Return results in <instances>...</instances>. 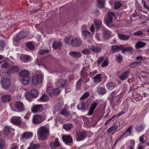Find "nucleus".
Returning a JSON list of instances; mask_svg holds the SVG:
<instances>
[{
    "label": "nucleus",
    "instance_id": "603ef678",
    "mask_svg": "<svg viewBox=\"0 0 149 149\" xmlns=\"http://www.w3.org/2000/svg\"><path fill=\"white\" fill-rule=\"evenodd\" d=\"M140 63H139L137 61H135L130 64L129 65V66L130 68H133L138 66L140 65Z\"/></svg>",
    "mask_w": 149,
    "mask_h": 149
},
{
    "label": "nucleus",
    "instance_id": "412c9836",
    "mask_svg": "<svg viewBox=\"0 0 149 149\" xmlns=\"http://www.w3.org/2000/svg\"><path fill=\"white\" fill-rule=\"evenodd\" d=\"M33 136V134L32 132H26L23 133L22 137L23 139H28L31 138Z\"/></svg>",
    "mask_w": 149,
    "mask_h": 149
},
{
    "label": "nucleus",
    "instance_id": "4468645a",
    "mask_svg": "<svg viewBox=\"0 0 149 149\" xmlns=\"http://www.w3.org/2000/svg\"><path fill=\"white\" fill-rule=\"evenodd\" d=\"M42 122V119L41 116L39 115H36L33 116L32 122L35 125L39 124Z\"/></svg>",
    "mask_w": 149,
    "mask_h": 149
},
{
    "label": "nucleus",
    "instance_id": "20e7f679",
    "mask_svg": "<svg viewBox=\"0 0 149 149\" xmlns=\"http://www.w3.org/2000/svg\"><path fill=\"white\" fill-rule=\"evenodd\" d=\"M51 149H63L61 146V144L58 138H56L54 141L51 142L50 143Z\"/></svg>",
    "mask_w": 149,
    "mask_h": 149
},
{
    "label": "nucleus",
    "instance_id": "3c124183",
    "mask_svg": "<svg viewBox=\"0 0 149 149\" xmlns=\"http://www.w3.org/2000/svg\"><path fill=\"white\" fill-rule=\"evenodd\" d=\"M97 6L100 8H102L104 7V2L103 1H98L97 2Z\"/></svg>",
    "mask_w": 149,
    "mask_h": 149
},
{
    "label": "nucleus",
    "instance_id": "393cba45",
    "mask_svg": "<svg viewBox=\"0 0 149 149\" xmlns=\"http://www.w3.org/2000/svg\"><path fill=\"white\" fill-rule=\"evenodd\" d=\"M18 67L15 65H11L9 67L8 72L10 73H13L15 72H17L19 71Z\"/></svg>",
    "mask_w": 149,
    "mask_h": 149
},
{
    "label": "nucleus",
    "instance_id": "6ab92c4d",
    "mask_svg": "<svg viewBox=\"0 0 149 149\" xmlns=\"http://www.w3.org/2000/svg\"><path fill=\"white\" fill-rule=\"evenodd\" d=\"M123 45H113L111 47V49L112 50V52L113 53L118 52L122 48H123Z\"/></svg>",
    "mask_w": 149,
    "mask_h": 149
},
{
    "label": "nucleus",
    "instance_id": "ea45409f",
    "mask_svg": "<svg viewBox=\"0 0 149 149\" xmlns=\"http://www.w3.org/2000/svg\"><path fill=\"white\" fill-rule=\"evenodd\" d=\"M25 97L26 99L29 101H31L33 98L31 92L26 93L25 94Z\"/></svg>",
    "mask_w": 149,
    "mask_h": 149
},
{
    "label": "nucleus",
    "instance_id": "cd10ccee",
    "mask_svg": "<svg viewBox=\"0 0 149 149\" xmlns=\"http://www.w3.org/2000/svg\"><path fill=\"white\" fill-rule=\"evenodd\" d=\"M119 38L121 40L123 41H127L130 38V36L129 35H125L123 34H118Z\"/></svg>",
    "mask_w": 149,
    "mask_h": 149
},
{
    "label": "nucleus",
    "instance_id": "6e6d98bb",
    "mask_svg": "<svg viewBox=\"0 0 149 149\" xmlns=\"http://www.w3.org/2000/svg\"><path fill=\"white\" fill-rule=\"evenodd\" d=\"M60 113L63 115L65 116H68L70 115V113L69 111H66L64 109L61 110L60 111Z\"/></svg>",
    "mask_w": 149,
    "mask_h": 149
},
{
    "label": "nucleus",
    "instance_id": "9b49d317",
    "mask_svg": "<svg viewBox=\"0 0 149 149\" xmlns=\"http://www.w3.org/2000/svg\"><path fill=\"white\" fill-rule=\"evenodd\" d=\"M15 108L19 112H22L25 110V108L23 103L20 101H17L15 104Z\"/></svg>",
    "mask_w": 149,
    "mask_h": 149
},
{
    "label": "nucleus",
    "instance_id": "b1692460",
    "mask_svg": "<svg viewBox=\"0 0 149 149\" xmlns=\"http://www.w3.org/2000/svg\"><path fill=\"white\" fill-rule=\"evenodd\" d=\"M49 97L47 95L44 94L38 99V102H45L49 100Z\"/></svg>",
    "mask_w": 149,
    "mask_h": 149
},
{
    "label": "nucleus",
    "instance_id": "f704fd0d",
    "mask_svg": "<svg viewBox=\"0 0 149 149\" xmlns=\"http://www.w3.org/2000/svg\"><path fill=\"white\" fill-rule=\"evenodd\" d=\"M115 87V84L114 83L109 82L106 84V87L109 91H111Z\"/></svg>",
    "mask_w": 149,
    "mask_h": 149
},
{
    "label": "nucleus",
    "instance_id": "79ce46f5",
    "mask_svg": "<svg viewBox=\"0 0 149 149\" xmlns=\"http://www.w3.org/2000/svg\"><path fill=\"white\" fill-rule=\"evenodd\" d=\"M110 35L109 31L108 30L104 31L103 32V37L105 39H108L110 37Z\"/></svg>",
    "mask_w": 149,
    "mask_h": 149
},
{
    "label": "nucleus",
    "instance_id": "864d4df0",
    "mask_svg": "<svg viewBox=\"0 0 149 149\" xmlns=\"http://www.w3.org/2000/svg\"><path fill=\"white\" fill-rule=\"evenodd\" d=\"M109 63V61H108V58L106 59L102 63L101 66L102 68H104L108 66Z\"/></svg>",
    "mask_w": 149,
    "mask_h": 149
},
{
    "label": "nucleus",
    "instance_id": "13d9d810",
    "mask_svg": "<svg viewBox=\"0 0 149 149\" xmlns=\"http://www.w3.org/2000/svg\"><path fill=\"white\" fill-rule=\"evenodd\" d=\"M26 46L28 48L31 50H33L34 49V46L31 43H27L26 44Z\"/></svg>",
    "mask_w": 149,
    "mask_h": 149
},
{
    "label": "nucleus",
    "instance_id": "de8ad7c7",
    "mask_svg": "<svg viewBox=\"0 0 149 149\" xmlns=\"http://www.w3.org/2000/svg\"><path fill=\"white\" fill-rule=\"evenodd\" d=\"M72 124H65L63 126V128L66 130H70L72 127Z\"/></svg>",
    "mask_w": 149,
    "mask_h": 149
},
{
    "label": "nucleus",
    "instance_id": "4be33fe9",
    "mask_svg": "<svg viewBox=\"0 0 149 149\" xmlns=\"http://www.w3.org/2000/svg\"><path fill=\"white\" fill-rule=\"evenodd\" d=\"M101 74H98L93 77V78L94 79V81L95 83H100L102 81V79L101 77Z\"/></svg>",
    "mask_w": 149,
    "mask_h": 149
},
{
    "label": "nucleus",
    "instance_id": "f3484780",
    "mask_svg": "<svg viewBox=\"0 0 149 149\" xmlns=\"http://www.w3.org/2000/svg\"><path fill=\"white\" fill-rule=\"evenodd\" d=\"M96 101L97 102H95L91 104L87 114L88 116L91 115L93 114L95 109L97 107L98 103V102L97 101Z\"/></svg>",
    "mask_w": 149,
    "mask_h": 149
},
{
    "label": "nucleus",
    "instance_id": "dca6fc26",
    "mask_svg": "<svg viewBox=\"0 0 149 149\" xmlns=\"http://www.w3.org/2000/svg\"><path fill=\"white\" fill-rule=\"evenodd\" d=\"M130 73V71L129 70L122 72L119 76L120 79L122 81L125 80L128 78Z\"/></svg>",
    "mask_w": 149,
    "mask_h": 149
},
{
    "label": "nucleus",
    "instance_id": "f8f14e48",
    "mask_svg": "<svg viewBox=\"0 0 149 149\" xmlns=\"http://www.w3.org/2000/svg\"><path fill=\"white\" fill-rule=\"evenodd\" d=\"M81 43L82 41L79 38H73L71 40V45L74 47H77L80 46Z\"/></svg>",
    "mask_w": 149,
    "mask_h": 149
},
{
    "label": "nucleus",
    "instance_id": "0e129e2a",
    "mask_svg": "<svg viewBox=\"0 0 149 149\" xmlns=\"http://www.w3.org/2000/svg\"><path fill=\"white\" fill-rule=\"evenodd\" d=\"M5 144V142L4 140H1L0 142V149H3V147Z\"/></svg>",
    "mask_w": 149,
    "mask_h": 149
},
{
    "label": "nucleus",
    "instance_id": "72a5a7b5",
    "mask_svg": "<svg viewBox=\"0 0 149 149\" xmlns=\"http://www.w3.org/2000/svg\"><path fill=\"white\" fill-rule=\"evenodd\" d=\"M81 80L84 83H86L88 82L90 80V78L88 77V75H85L81 74Z\"/></svg>",
    "mask_w": 149,
    "mask_h": 149
},
{
    "label": "nucleus",
    "instance_id": "c756f323",
    "mask_svg": "<svg viewBox=\"0 0 149 149\" xmlns=\"http://www.w3.org/2000/svg\"><path fill=\"white\" fill-rule=\"evenodd\" d=\"M81 34L83 38H84L85 39H86L87 37H91L92 35V34L91 33L88 31L86 30H84L82 31L81 32Z\"/></svg>",
    "mask_w": 149,
    "mask_h": 149
},
{
    "label": "nucleus",
    "instance_id": "bb28decb",
    "mask_svg": "<svg viewBox=\"0 0 149 149\" xmlns=\"http://www.w3.org/2000/svg\"><path fill=\"white\" fill-rule=\"evenodd\" d=\"M123 48H122L121 52L123 54H125L126 52H128L132 53V52L133 49L132 47L130 46L127 47H125V46L123 45Z\"/></svg>",
    "mask_w": 149,
    "mask_h": 149
},
{
    "label": "nucleus",
    "instance_id": "052dcab7",
    "mask_svg": "<svg viewBox=\"0 0 149 149\" xmlns=\"http://www.w3.org/2000/svg\"><path fill=\"white\" fill-rule=\"evenodd\" d=\"M139 141L141 143H145L146 141V140L144 139V135H143L141 136L139 138Z\"/></svg>",
    "mask_w": 149,
    "mask_h": 149
},
{
    "label": "nucleus",
    "instance_id": "f257e3e1",
    "mask_svg": "<svg viewBox=\"0 0 149 149\" xmlns=\"http://www.w3.org/2000/svg\"><path fill=\"white\" fill-rule=\"evenodd\" d=\"M49 133V129L44 126L40 127L38 129L37 135L39 140L43 141L47 137Z\"/></svg>",
    "mask_w": 149,
    "mask_h": 149
},
{
    "label": "nucleus",
    "instance_id": "09e8293b",
    "mask_svg": "<svg viewBox=\"0 0 149 149\" xmlns=\"http://www.w3.org/2000/svg\"><path fill=\"white\" fill-rule=\"evenodd\" d=\"M88 68L86 67H84L83 68L82 70L80 72V74L88 75V74L87 72Z\"/></svg>",
    "mask_w": 149,
    "mask_h": 149
},
{
    "label": "nucleus",
    "instance_id": "69168bd1",
    "mask_svg": "<svg viewBox=\"0 0 149 149\" xmlns=\"http://www.w3.org/2000/svg\"><path fill=\"white\" fill-rule=\"evenodd\" d=\"M81 81H81V79H80L77 82L76 89L78 90L80 89V87L81 84Z\"/></svg>",
    "mask_w": 149,
    "mask_h": 149
},
{
    "label": "nucleus",
    "instance_id": "6e6552de",
    "mask_svg": "<svg viewBox=\"0 0 149 149\" xmlns=\"http://www.w3.org/2000/svg\"><path fill=\"white\" fill-rule=\"evenodd\" d=\"M117 93V92L115 90L110 93V96L108 98L110 102H115V98H117V99L116 100V102H118L120 99V95H118L116 97H115V96L116 95Z\"/></svg>",
    "mask_w": 149,
    "mask_h": 149
},
{
    "label": "nucleus",
    "instance_id": "7ed1b4c3",
    "mask_svg": "<svg viewBox=\"0 0 149 149\" xmlns=\"http://www.w3.org/2000/svg\"><path fill=\"white\" fill-rule=\"evenodd\" d=\"M114 15L115 13L113 12H110L107 14V16L105 19L104 21L105 24L108 26L112 25Z\"/></svg>",
    "mask_w": 149,
    "mask_h": 149
},
{
    "label": "nucleus",
    "instance_id": "5fc2aeb1",
    "mask_svg": "<svg viewBox=\"0 0 149 149\" xmlns=\"http://www.w3.org/2000/svg\"><path fill=\"white\" fill-rule=\"evenodd\" d=\"M40 147V144H35L31 147H29L27 149H38Z\"/></svg>",
    "mask_w": 149,
    "mask_h": 149
},
{
    "label": "nucleus",
    "instance_id": "4c0bfd02",
    "mask_svg": "<svg viewBox=\"0 0 149 149\" xmlns=\"http://www.w3.org/2000/svg\"><path fill=\"white\" fill-rule=\"evenodd\" d=\"M29 72L26 70H24L20 72L19 75L22 77H27L29 74Z\"/></svg>",
    "mask_w": 149,
    "mask_h": 149
},
{
    "label": "nucleus",
    "instance_id": "0eeeda50",
    "mask_svg": "<svg viewBox=\"0 0 149 149\" xmlns=\"http://www.w3.org/2000/svg\"><path fill=\"white\" fill-rule=\"evenodd\" d=\"M46 91L50 96L53 95L57 96L61 92V91L58 88L53 89L51 87L47 88L46 89Z\"/></svg>",
    "mask_w": 149,
    "mask_h": 149
},
{
    "label": "nucleus",
    "instance_id": "e433bc0d",
    "mask_svg": "<svg viewBox=\"0 0 149 149\" xmlns=\"http://www.w3.org/2000/svg\"><path fill=\"white\" fill-rule=\"evenodd\" d=\"M62 45L61 43L57 41H54L52 45V47L54 49H57L61 47Z\"/></svg>",
    "mask_w": 149,
    "mask_h": 149
},
{
    "label": "nucleus",
    "instance_id": "a211bd4d",
    "mask_svg": "<svg viewBox=\"0 0 149 149\" xmlns=\"http://www.w3.org/2000/svg\"><path fill=\"white\" fill-rule=\"evenodd\" d=\"M146 125L143 123L137 124L135 127V128L137 132H140L143 131Z\"/></svg>",
    "mask_w": 149,
    "mask_h": 149
},
{
    "label": "nucleus",
    "instance_id": "39448f33",
    "mask_svg": "<svg viewBox=\"0 0 149 149\" xmlns=\"http://www.w3.org/2000/svg\"><path fill=\"white\" fill-rule=\"evenodd\" d=\"M42 81V76L40 75L36 74L32 77L31 84L33 86L37 85Z\"/></svg>",
    "mask_w": 149,
    "mask_h": 149
},
{
    "label": "nucleus",
    "instance_id": "c03bdc74",
    "mask_svg": "<svg viewBox=\"0 0 149 149\" xmlns=\"http://www.w3.org/2000/svg\"><path fill=\"white\" fill-rule=\"evenodd\" d=\"M31 92L32 93V94L33 98L37 97L39 95V92L38 91L35 89H33L31 90Z\"/></svg>",
    "mask_w": 149,
    "mask_h": 149
},
{
    "label": "nucleus",
    "instance_id": "423d86ee",
    "mask_svg": "<svg viewBox=\"0 0 149 149\" xmlns=\"http://www.w3.org/2000/svg\"><path fill=\"white\" fill-rule=\"evenodd\" d=\"M44 110L43 105L42 104L33 105L31 109L32 113H38Z\"/></svg>",
    "mask_w": 149,
    "mask_h": 149
},
{
    "label": "nucleus",
    "instance_id": "ddd939ff",
    "mask_svg": "<svg viewBox=\"0 0 149 149\" xmlns=\"http://www.w3.org/2000/svg\"><path fill=\"white\" fill-rule=\"evenodd\" d=\"M66 82L67 81L65 79H60L57 80L55 84L58 88H64Z\"/></svg>",
    "mask_w": 149,
    "mask_h": 149
},
{
    "label": "nucleus",
    "instance_id": "2f4dec72",
    "mask_svg": "<svg viewBox=\"0 0 149 149\" xmlns=\"http://www.w3.org/2000/svg\"><path fill=\"white\" fill-rule=\"evenodd\" d=\"M69 54L71 56L75 58H79L81 56V53L75 51L70 52H69Z\"/></svg>",
    "mask_w": 149,
    "mask_h": 149
},
{
    "label": "nucleus",
    "instance_id": "4d7b16f0",
    "mask_svg": "<svg viewBox=\"0 0 149 149\" xmlns=\"http://www.w3.org/2000/svg\"><path fill=\"white\" fill-rule=\"evenodd\" d=\"M89 96V93L88 92H86L85 93L80 97L81 100H83L88 97Z\"/></svg>",
    "mask_w": 149,
    "mask_h": 149
},
{
    "label": "nucleus",
    "instance_id": "338daca9",
    "mask_svg": "<svg viewBox=\"0 0 149 149\" xmlns=\"http://www.w3.org/2000/svg\"><path fill=\"white\" fill-rule=\"evenodd\" d=\"M86 109L85 102L83 101L81 103V110L84 111Z\"/></svg>",
    "mask_w": 149,
    "mask_h": 149
},
{
    "label": "nucleus",
    "instance_id": "2eb2a0df",
    "mask_svg": "<svg viewBox=\"0 0 149 149\" xmlns=\"http://www.w3.org/2000/svg\"><path fill=\"white\" fill-rule=\"evenodd\" d=\"M62 138L63 142L66 145L71 143L73 142L72 139L69 135L64 136Z\"/></svg>",
    "mask_w": 149,
    "mask_h": 149
},
{
    "label": "nucleus",
    "instance_id": "9d476101",
    "mask_svg": "<svg viewBox=\"0 0 149 149\" xmlns=\"http://www.w3.org/2000/svg\"><path fill=\"white\" fill-rule=\"evenodd\" d=\"M1 84L3 88L5 89L8 88L10 85V79L7 77H5L1 79Z\"/></svg>",
    "mask_w": 149,
    "mask_h": 149
},
{
    "label": "nucleus",
    "instance_id": "774afa93",
    "mask_svg": "<svg viewBox=\"0 0 149 149\" xmlns=\"http://www.w3.org/2000/svg\"><path fill=\"white\" fill-rule=\"evenodd\" d=\"M49 52V51L48 50H42L39 51V54L42 55L44 54H45Z\"/></svg>",
    "mask_w": 149,
    "mask_h": 149
},
{
    "label": "nucleus",
    "instance_id": "bf43d9fd",
    "mask_svg": "<svg viewBox=\"0 0 149 149\" xmlns=\"http://www.w3.org/2000/svg\"><path fill=\"white\" fill-rule=\"evenodd\" d=\"M104 59V57L100 56L98 58L97 61V62L98 65H99L102 62Z\"/></svg>",
    "mask_w": 149,
    "mask_h": 149
},
{
    "label": "nucleus",
    "instance_id": "aec40b11",
    "mask_svg": "<svg viewBox=\"0 0 149 149\" xmlns=\"http://www.w3.org/2000/svg\"><path fill=\"white\" fill-rule=\"evenodd\" d=\"M11 123L16 125H19L21 124L20 119L17 117H13L11 118Z\"/></svg>",
    "mask_w": 149,
    "mask_h": 149
},
{
    "label": "nucleus",
    "instance_id": "1a4fd4ad",
    "mask_svg": "<svg viewBox=\"0 0 149 149\" xmlns=\"http://www.w3.org/2000/svg\"><path fill=\"white\" fill-rule=\"evenodd\" d=\"M88 132L86 131H84L77 133L76 139L77 141H81L84 140L86 137V135Z\"/></svg>",
    "mask_w": 149,
    "mask_h": 149
},
{
    "label": "nucleus",
    "instance_id": "5701e85b",
    "mask_svg": "<svg viewBox=\"0 0 149 149\" xmlns=\"http://www.w3.org/2000/svg\"><path fill=\"white\" fill-rule=\"evenodd\" d=\"M11 99V95L10 94L5 95L1 97V100L3 102L5 103L9 102Z\"/></svg>",
    "mask_w": 149,
    "mask_h": 149
},
{
    "label": "nucleus",
    "instance_id": "e2e57ef3",
    "mask_svg": "<svg viewBox=\"0 0 149 149\" xmlns=\"http://www.w3.org/2000/svg\"><path fill=\"white\" fill-rule=\"evenodd\" d=\"M5 46V42L4 41L0 40V50H2Z\"/></svg>",
    "mask_w": 149,
    "mask_h": 149
},
{
    "label": "nucleus",
    "instance_id": "7c9ffc66",
    "mask_svg": "<svg viewBox=\"0 0 149 149\" xmlns=\"http://www.w3.org/2000/svg\"><path fill=\"white\" fill-rule=\"evenodd\" d=\"M13 129L10 126H6L4 127L3 131L4 134L7 136Z\"/></svg>",
    "mask_w": 149,
    "mask_h": 149
},
{
    "label": "nucleus",
    "instance_id": "37998d69",
    "mask_svg": "<svg viewBox=\"0 0 149 149\" xmlns=\"http://www.w3.org/2000/svg\"><path fill=\"white\" fill-rule=\"evenodd\" d=\"M97 91L99 94L103 95L106 92V90L103 87H99L98 88Z\"/></svg>",
    "mask_w": 149,
    "mask_h": 149
},
{
    "label": "nucleus",
    "instance_id": "8fccbe9b",
    "mask_svg": "<svg viewBox=\"0 0 149 149\" xmlns=\"http://www.w3.org/2000/svg\"><path fill=\"white\" fill-rule=\"evenodd\" d=\"M116 60L118 63H120L123 61L122 56L120 54H118L116 56Z\"/></svg>",
    "mask_w": 149,
    "mask_h": 149
},
{
    "label": "nucleus",
    "instance_id": "58836bf2",
    "mask_svg": "<svg viewBox=\"0 0 149 149\" xmlns=\"http://www.w3.org/2000/svg\"><path fill=\"white\" fill-rule=\"evenodd\" d=\"M22 79L23 83L25 85L28 84L30 82V78L28 76L24 77Z\"/></svg>",
    "mask_w": 149,
    "mask_h": 149
},
{
    "label": "nucleus",
    "instance_id": "473e14b6",
    "mask_svg": "<svg viewBox=\"0 0 149 149\" xmlns=\"http://www.w3.org/2000/svg\"><path fill=\"white\" fill-rule=\"evenodd\" d=\"M146 45V44L141 41H138L135 45V47L136 49H139L144 47Z\"/></svg>",
    "mask_w": 149,
    "mask_h": 149
},
{
    "label": "nucleus",
    "instance_id": "a19ab883",
    "mask_svg": "<svg viewBox=\"0 0 149 149\" xmlns=\"http://www.w3.org/2000/svg\"><path fill=\"white\" fill-rule=\"evenodd\" d=\"M122 5V4L119 1H115L114 3L113 8L115 9H118L120 8Z\"/></svg>",
    "mask_w": 149,
    "mask_h": 149
},
{
    "label": "nucleus",
    "instance_id": "c85d7f7f",
    "mask_svg": "<svg viewBox=\"0 0 149 149\" xmlns=\"http://www.w3.org/2000/svg\"><path fill=\"white\" fill-rule=\"evenodd\" d=\"M118 127L117 125H113L107 130V132L109 134L113 132H115L118 130Z\"/></svg>",
    "mask_w": 149,
    "mask_h": 149
},
{
    "label": "nucleus",
    "instance_id": "a18cd8bd",
    "mask_svg": "<svg viewBox=\"0 0 149 149\" xmlns=\"http://www.w3.org/2000/svg\"><path fill=\"white\" fill-rule=\"evenodd\" d=\"M95 23L96 25V29H98L102 25V22L101 20L98 19L95 21Z\"/></svg>",
    "mask_w": 149,
    "mask_h": 149
},
{
    "label": "nucleus",
    "instance_id": "680f3d73",
    "mask_svg": "<svg viewBox=\"0 0 149 149\" xmlns=\"http://www.w3.org/2000/svg\"><path fill=\"white\" fill-rule=\"evenodd\" d=\"M82 53L84 54H89L90 53L91 51L88 49H84L82 50Z\"/></svg>",
    "mask_w": 149,
    "mask_h": 149
},
{
    "label": "nucleus",
    "instance_id": "a878e982",
    "mask_svg": "<svg viewBox=\"0 0 149 149\" xmlns=\"http://www.w3.org/2000/svg\"><path fill=\"white\" fill-rule=\"evenodd\" d=\"M21 59L24 63H26L30 61L31 58L29 55H23L20 57Z\"/></svg>",
    "mask_w": 149,
    "mask_h": 149
},
{
    "label": "nucleus",
    "instance_id": "49530a36",
    "mask_svg": "<svg viewBox=\"0 0 149 149\" xmlns=\"http://www.w3.org/2000/svg\"><path fill=\"white\" fill-rule=\"evenodd\" d=\"M132 126L131 125L129 126L126 131L122 134L121 135V136L123 137L127 133H128L130 134L132 132Z\"/></svg>",
    "mask_w": 149,
    "mask_h": 149
},
{
    "label": "nucleus",
    "instance_id": "f03ea898",
    "mask_svg": "<svg viewBox=\"0 0 149 149\" xmlns=\"http://www.w3.org/2000/svg\"><path fill=\"white\" fill-rule=\"evenodd\" d=\"M26 36V35L25 32L22 31H20L17 35H16L15 37L13 38V44L17 46V45H16V44L17 42H20L22 39L25 38Z\"/></svg>",
    "mask_w": 149,
    "mask_h": 149
},
{
    "label": "nucleus",
    "instance_id": "c9c22d12",
    "mask_svg": "<svg viewBox=\"0 0 149 149\" xmlns=\"http://www.w3.org/2000/svg\"><path fill=\"white\" fill-rule=\"evenodd\" d=\"M91 50L93 52L98 53L101 51V48L99 46H92Z\"/></svg>",
    "mask_w": 149,
    "mask_h": 149
}]
</instances>
